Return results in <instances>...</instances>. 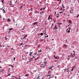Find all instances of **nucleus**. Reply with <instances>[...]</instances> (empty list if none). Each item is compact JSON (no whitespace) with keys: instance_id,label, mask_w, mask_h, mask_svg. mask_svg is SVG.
Here are the masks:
<instances>
[{"instance_id":"nucleus-2","label":"nucleus","mask_w":79,"mask_h":79,"mask_svg":"<svg viewBox=\"0 0 79 79\" xmlns=\"http://www.w3.org/2000/svg\"><path fill=\"white\" fill-rule=\"evenodd\" d=\"M37 78L39 79H45V77H43L42 76H39V77H38Z\"/></svg>"},{"instance_id":"nucleus-34","label":"nucleus","mask_w":79,"mask_h":79,"mask_svg":"<svg viewBox=\"0 0 79 79\" xmlns=\"http://www.w3.org/2000/svg\"><path fill=\"white\" fill-rule=\"evenodd\" d=\"M4 2V0H2V3H3Z\"/></svg>"},{"instance_id":"nucleus-43","label":"nucleus","mask_w":79,"mask_h":79,"mask_svg":"<svg viewBox=\"0 0 79 79\" xmlns=\"http://www.w3.org/2000/svg\"><path fill=\"white\" fill-rule=\"evenodd\" d=\"M70 13H72V12H71V10H70Z\"/></svg>"},{"instance_id":"nucleus-45","label":"nucleus","mask_w":79,"mask_h":79,"mask_svg":"<svg viewBox=\"0 0 79 79\" xmlns=\"http://www.w3.org/2000/svg\"><path fill=\"white\" fill-rule=\"evenodd\" d=\"M23 38L24 39H26V37H23Z\"/></svg>"},{"instance_id":"nucleus-11","label":"nucleus","mask_w":79,"mask_h":79,"mask_svg":"<svg viewBox=\"0 0 79 79\" xmlns=\"http://www.w3.org/2000/svg\"><path fill=\"white\" fill-rule=\"evenodd\" d=\"M33 58H31L30 60H29V61L30 62H31Z\"/></svg>"},{"instance_id":"nucleus-7","label":"nucleus","mask_w":79,"mask_h":79,"mask_svg":"<svg viewBox=\"0 0 79 79\" xmlns=\"http://www.w3.org/2000/svg\"><path fill=\"white\" fill-rule=\"evenodd\" d=\"M44 64H45V66H46V64H47V62L46 61H44V62H43Z\"/></svg>"},{"instance_id":"nucleus-44","label":"nucleus","mask_w":79,"mask_h":79,"mask_svg":"<svg viewBox=\"0 0 79 79\" xmlns=\"http://www.w3.org/2000/svg\"><path fill=\"white\" fill-rule=\"evenodd\" d=\"M10 4H12V1H10Z\"/></svg>"},{"instance_id":"nucleus-23","label":"nucleus","mask_w":79,"mask_h":79,"mask_svg":"<svg viewBox=\"0 0 79 79\" xmlns=\"http://www.w3.org/2000/svg\"><path fill=\"white\" fill-rule=\"evenodd\" d=\"M69 23L70 24H71V20H69Z\"/></svg>"},{"instance_id":"nucleus-37","label":"nucleus","mask_w":79,"mask_h":79,"mask_svg":"<svg viewBox=\"0 0 79 79\" xmlns=\"http://www.w3.org/2000/svg\"><path fill=\"white\" fill-rule=\"evenodd\" d=\"M34 55H36V54H37V52H35V53H34Z\"/></svg>"},{"instance_id":"nucleus-61","label":"nucleus","mask_w":79,"mask_h":79,"mask_svg":"<svg viewBox=\"0 0 79 79\" xmlns=\"http://www.w3.org/2000/svg\"><path fill=\"white\" fill-rule=\"evenodd\" d=\"M78 15H77V16H75V17H77V18H78Z\"/></svg>"},{"instance_id":"nucleus-63","label":"nucleus","mask_w":79,"mask_h":79,"mask_svg":"<svg viewBox=\"0 0 79 79\" xmlns=\"http://www.w3.org/2000/svg\"><path fill=\"white\" fill-rule=\"evenodd\" d=\"M55 14H56V12H55L54 15H55Z\"/></svg>"},{"instance_id":"nucleus-18","label":"nucleus","mask_w":79,"mask_h":79,"mask_svg":"<svg viewBox=\"0 0 79 79\" xmlns=\"http://www.w3.org/2000/svg\"><path fill=\"white\" fill-rule=\"evenodd\" d=\"M29 75L27 74H26V75L25 76V77H27Z\"/></svg>"},{"instance_id":"nucleus-49","label":"nucleus","mask_w":79,"mask_h":79,"mask_svg":"<svg viewBox=\"0 0 79 79\" xmlns=\"http://www.w3.org/2000/svg\"><path fill=\"white\" fill-rule=\"evenodd\" d=\"M17 79H21V78L20 77H19V78H17Z\"/></svg>"},{"instance_id":"nucleus-54","label":"nucleus","mask_w":79,"mask_h":79,"mask_svg":"<svg viewBox=\"0 0 79 79\" xmlns=\"http://www.w3.org/2000/svg\"><path fill=\"white\" fill-rule=\"evenodd\" d=\"M63 13V11H62V12H60V13Z\"/></svg>"},{"instance_id":"nucleus-16","label":"nucleus","mask_w":79,"mask_h":79,"mask_svg":"<svg viewBox=\"0 0 79 79\" xmlns=\"http://www.w3.org/2000/svg\"><path fill=\"white\" fill-rule=\"evenodd\" d=\"M73 52H74V53H73L74 55H73V57H74V55L75 54L74 53H75V52L74 51H73Z\"/></svg>"},{"instance_id":"nucleus-27","label":"nucleus","mask_w":79,"mask_h":79,"mask_svg":"<svg viewBox=\"0 0 79 79\" xmlns=\"http://www.w3.org/2000/svg\"><path fill=\"white\" fill-rule=\"evenodd\" d=\"M23 43H21V44H20V45H19L20 46H21V45H23Z\"/></svg>"},{"instance_id":"nucleus-12","label":"nucleus","mask_w":79,"mask_h":79,"mask_svg":"<svg viewBox=\"0 0 79 79\" xmlns=\"http://www.w3.org/2000/svg\"><path fill=\"white\" fill-rule=\"evenodd\" d=\"M39 57H38L37 58L35 59V60H39Z\"/></svg>"},{"instance_id":"nucleus-4","label":"nucleus","mask_w":79,"mask_h":79,"mask_svg":"<svg viewBox=\"0 0 79 79\" xmlns=\"http://www.w3.org/2000/svg\"><path fill=\"white\" fill-rule=\"evenodd\" d=\"M45 65H44V64H41V65H40V67L41 68H44L45 67Z\"/></svg>"},{"instance_id":"nucleus-21","label":"nucleus","mask_w":79,"mask_h":79,"mask_svg":"<svg viewBox=\"0 0 79 79\" xmlns=\"http://www.w3.org/2000/svg\"><path fill=\"white\" fill-rule=\"evenodd\" d=\"M45 37H48V35H47L46 36V35H45Z\"/></svg>"},{"instance_id":"nucleus-6","label":"nucleus","mask_w":79,"mask_h":79,"mask_svg":"<svg viewBox=\"0 0 79 79\" xmlns=\"http://www.w3.org/2000/svg\"><path fill=\"white\" fill-rule=\"evenodd\" d=\"M50 19H51V21H52V19H53V18L52 17H48V21H50Z\"/></svg>"},{"instance_id":"nucleus-22","label":"nucleus","mask_w":79,"mask_h":79,"mask_svg":"<svg viewBox=\"0 0 79 79\" xmlns=\"http://www.w3.org/2000/svg\"><path fill=\"white\" fill-rule=\"evenodd\" d=\"M9 66H11L12 67V68H13V65H11V64H9Z\"/></svg>"},{"instance_id":"nucleus-15","label":"nucleus","mask_w":79,"mask_h":79,"mask_svg":"<svg viewBox=\"0 0 79 79\" xmlns=\"http://www.w3.org/2000/svg\"><path fill=\"white\" fill-rule=\"evenodd\" d=\"M58 15H59V14H56V16L57 18H58Z\"/></svg>"},{"instance_id":"nucleus-53","label":"nucleus","mask_w":79,"mask_h":79,"mask_svg":"<svg viewBox=\"0 0 79 79\" xmlns=\"http://www.w3.org/2000/svg\"><path fill=\"white\" fill-rule=\"evenodd\" d=\"M15 57L14 58V60H15Z\"/></svg>"},{"instance_id":"nucleus-42","label":"nucleus","mask_w":79,"mask_h":79,"mask_svg":"<svg viewBox=\"0 0 79 79\" xmlns=\"http://www.w3.org/2000/svg\"><path fill=\"white\" fill-rule=\"evenodd\" d=\"M52 17V16H51V15H49L48 17H49V18H50V17Z\"/></svg>"},{"instance_id":"nucleus-57","label":"nucleus","mask_w":79,"mask_h":79,"mask_svg":"<svg viewBox=\"0 0 79 79\" xmlns=\"http://www.w3.org/2000/svg\"><path fill=\"white\" fill-rule=\"evenodd\" d=\"M32 10V8H31V9H30V10Z\"/></svg>"},{"instance_id":"nucleus-46","label":"nucleus","mask_w":79,"mask_h":79,"mask_svg":"<svg viewBox=\"0 0 79 79\" xmlns=\"http://www.w3.org/2000/svg\"><path fill=\"white\" fill-rule=\"evenodd\" d=\"M45 34H46V31H45V32L44 33V35H45Z\"/></svg>"},{"instance_id":"nucleus-14","label":"nucleus","mask_w":79,"mask_h":79,"mask_svg":"<svg viewBox=\"0 0 79 79\" xmlns=\"http://www.w3.org/2000/svg\"><path fill=\"white\" fill-rule=\"evenodd\" d=\"M3 12L4 13H5V10H4V9H3Z\"/></svg>"},{"instance_id":"nucleus-29","label":"nucleus","mask_w":79,"mask_h":79,"mask_svg":"<svg viewBox=\"0 0 79 79\" xmlns=\"http://www.w3.org/2000/svg\"><path fill=\"white\" fill-rule=\"evenodd\" d=\"M42 10H43V8H41L40 9V10L41 11Z\"/></svg>"},{"instance_id":"nucleus-62","label":"nucleus","mask_w":79,"mask_h":79,"mask_svg":"<svg viewBox=\"0 0 79 79\" xmlns=\"http://www.w3.org/2000/svg\"><path fill=\"white\" fill-rule=\"evenodd\" d=\"M77 16H79V14H77Z\"/></svg>"},{"instance_id":"nucleus-41","label":"nucleus","mask_w":79,"mask_h":79,"mask_svg":"<svg viewBox=\"0 0 79 79\" xmlns=\"http://www.w3.org/2000/svg\"><path fill=\"white\" fill-rule=\"evenodd\" d=\"M30 53H31V54H32L33 52H30Z\"/></svg>"},{"instance_id":"nucleus-30","label":"nucleus","mask_w":79,"mask_h":79,"mask_svg":"<svg viewBox=\"0 0 79 79\" xmlns=\"http://www.w3.org/2000/svg\"><path fill=\"white\" fill-rule=\"evenodd\" d=\"M71 55L72 56H73V57H73V56H73V53H71Z\"/></svg>"},{"instance_id":"nucleus-48","label":"nucleus","mask_w":79,"mask_h":79,"mask_svg":"<svg viewBox=\"0 0 79 79\" xmlns=\"http://www.w3.org/2000/svg\"><path fill=\"white\" fill-rule=\"evenodd\" d=\"M49 76H50V75H48L47 76H48V77Z\"/></svg>"},{"instance_id":"nucleus-9","label":"nucleus","mask_w":79,"mask_h":79,"mask_svg":"<svg viewBox=\"0 0 79 79\" xmlns=\"http://www.w3.org/2000/svg\"><path fill=\"white\" fill-rule=\"evenodd\" d=\"M63 46L64 47H65V48H67V45H66V44H64L63 45Z\"/></svg>"},{"instance_id":"nucleus-10","label":"nucleus","mask_w":79,"mask_h":79,"mask_svg":"<svg viewBox=\"0 0 79 79\" xmlns=\"http://www.w3.org/2000/svg\"><path fill=\"white\" fill-rule=\"evenodd\" d=\"M53 67V66H52L51 67H50V68H48L49 69H52V71H53V70L52 69V68Z\"/></svg>"},{"instance_id":"nucleus-50","label":"nucleus","mask_w":79,"mask_h":79,"mask_svg":"<svg viewBox=\"0 0 79 79\" xmlns=\"http://www.w3.org/2000/svg\"><path fill=\"white\" fill-rule=\"evenodd\" d=\"M13 21L14 22H15V20L14 19H13Z\"/></svg>"},{"instance_id":"nucleus-26","label":"nucleus","mask_w":79,"mask_h":79,"mask_svg":"<svg viewBox=\"0 0 79 79\" xmlns=\"http://www.w3.org/2000/svg\"><path fill=\"white\" fill-rule=\"evenodd\" d=\"M5 40H7V39H8V38H7V37H5Z\"/></svg>"},{"instance_id":"nucleus-17","label":"nucleus","mask_w":79,"mask_h":79,"mask_svg":"<svg viewBox=\"0 0 79 79\" xmlns=\"http://www.w3.org/2000/svg\"><path fill=\"white\" fill-rule=\"evenodd\" d=\"M40 35H44V34L42 33H41L40 34Z\"/></svg>"},{"instance_id":"nucleus-19","label":"nucleus","mask_w":79,"mask_h":79,"mask_svg":"<svg viewBox=\"0 0 79 79\" xmlns=\"http://www.w3.org/2000/svg\"><path fill=\"white\" fill-rule=\"evenodd\" d=\"M13 29V28H10L9 30V31H11V30H12V29Z\"/></svg>"},{"instance_id":"nucleus-38","label":"nucleus","mask_w":79,"mask_h":79,"mask_svg":"<svg viewBox=\"0 0 79 79\" xmlns=\"http://www.w3.org/2000/svg\"><path fill=\"white\" fill-rule=\"evenodd\" d=\"M61 24H62V23H59V25H61Z\"/></svg>"},{"instance_id":"nucleus-55","label":"nucleus","mask_w":79,"mask_h":79,"mask_svg":"<svg viewBox=\"0 0 79 79\" xmlns=\"http://www.w3.org/2000/svg\"><path fill=\"white\" fill-rule=\"evenodd\" d=\"M59 1L60 2H61V0H60Z\"/></svg>"},{"instance_id":"nucleus-51","label":"nucleus","mask_w":79,"mask_h":79,"mask_svg":"<svg viewBox=\"0 0 79 79\" xmlns=\"http://www.w3.org/2000/svg\"><path fill=\"white\" fill-rule=\"evenodd\" d=\"M29 55H30V56H31V53H30L29 54Z\"/></svg>"},{"instance_id":"nucleus-36","label":"nucleus","mask_w":79,"mask_h":79,"mask_svg":"<svg viewBox=\"0 0 79 79\" xmlns=\"http://www.w3.org/2000/svg\"><path fill=\"white\" fill-rule=\"evenodd\" d=\"M43 40V39H41L40 40H41V41H40V42H41V41H43V40Z\"/></svg>"},{"instance_id":"nucleus-47","label":"nucleus","mask_w":79,"mask_h":79,"mask_svg":"<svg viewBox=\"0 0 79 79\" xmlns=\"http://www.w3.org/2000/svg\"><path fill=\"white\" fill-rule=\"evenodd\" d=\"M39 47H40V45H38V48H39Z\"/></svg>"},{"instance_id":"nucleus-64","label":"nucleus","mask_w":79,"mask_h":79,"mask_svg":"<svg viewBox=\"0 0 79 79\" xmlns=\"http://www.w3.org/2000/svg\"><path fill=\"white\" fill-rule=\"evenodd\" d=\"M10 31H8V32H9V33H10Z\"/></svg>"},{"instance_id":"nucleus-25","label":"nucleus","mask_w":79,"mask_h":79,"mask_svg":"<svg viewBox=\"0 0 79 79\" xmlns=\"http://www.w3.org/2000/svg\"><path fill=\"white\" fill-rule=\"evenodd\" d=\"M3 69H2V70H1L0 71V72H3Z\"/></svg>"},{"instance_id":"nucleus-1","label":"nucleus","mask_w":79,"mask_h":79,"mask_svg":"<svg viewBox=\"0 0 79 79\" xmlns=\"http://www.w3.org/2000/svg\"><path fill=\"white\" fill-rule=\"evenodd\" d=\"M58 29V27L56 26V25H55V26L54 27V28H53V30H55V31H56V32H57V30Z\"/></svg>"},{"instance_id":"nucleus-13","label":"nucleus","mask_w":79,"mask_h":79,"mask_svg":"<svg viewBox=\"0 0 79 79\" xmlns=\"http://www.w3.org/2000/svg\"><path fill=\"white\" fill-rule=\"evenodd\" d=\"M38 13V11L37 10H35V13Z\"/></svg>"},{"instance_id":"nucleus-3","label":"nucleus","mask_w":79,"mask_h":79,"mask_svg":"<svg viewBox=\"0 0 79 79\" xmlns=\"http://www.w3.org/2000/svg\"><path fill=\"white\" fill-rule=\"evenodd\" d=\"M70 30H71V27L67 29L66 32L68 33H70Z\"/></svg>"},{"instance_id":"nucleus-8","label":"nucleus","mask_w":79,"mask_h":79,"mask_svg":"<svg viewBox=\"0 0 79 79\" xmlns=\"http://www.w3.org/2000/svg\"><path fill=\"white\" fill-rule=\"evenodd\" d=\"M38 23V22H35L33 23V25H35V24H36L37 25V23Z\"/></svg>"},{"instance_id":"nucleus-56","label":"nucleus","mask_w":79,"mask_h":79,"mask_svg":"<svg viewBox=\"0 0 79 79\" xmlns=\"http://www.w3.org/2000/svg\"><path fill=\"white\" fill-rule=\"evenodd\" d=\"M12 5V4H9V5Z\"/></svg>"},{"instance_id":"nucleus-58","label":"nucleus","mask_w":79,"mask_h":79,"mask_svg":"<svg viewBox=\"0 0 79 79\" xmlns=\"http://www.w3.org/2000/svg\"><path fill=\"white\" fill-rule=\"evenodd\" d=\"M56 76L55 77V79H56Z\"/></svg>"},{"instance_id":"nucleus-20","label":"nucleus","mask_w":79,"mask_h":79,"mask_svg":"<svg viewBox=\"0 0 79 79\" xmlns=\"http://www.w3.org/2000/svg\"><path fill=\"white\" fill-rule=\"evenodd\" d=\"M72 69L71 70L72 71H73V70H74V68H73V67H72Z\"/></svg>"},{"instance_id":"nucleus-40","label":"nucleus","mask_w":79,"mask_h":79,"mask_svg":"<svg viewBox=\"0 0 79 79\" xmlns=\"http://www.w3.org/2000/svg\"><path fill=\"white\" fill-rule=\"evenodd\" d=\"M45 7H44V8H43V10H45Z\"/></svg>"},{"instance_id":"nucleus-33","label":"nucleus","mask_w":79,"mask_h":79,"mask_svg":"<svg viewBox=\"0 0 79 79\" xmlns=\"http://www.w3.org/2000/svg\"><path fill=\"white\" fill-rule=\"evenodd\" d=\"M38 52H42V50H38Z\"/></svg>"},{"instance_id":"nucleus-59","label":"nucleus","mask_w":79,"mask_h":79,"mask_svg":"<svg viewBox=\"0 0 79 79\" xmlns=\"http://www.w3.org/2000/svg\"><path fill=\"white\" fill-rule=\"evenodd\" d=\"M56 21V20H54V23H55Z\"/></svg>"},{"instance_id":"nucleus-60","label":"nucleus","mask_w":79,"mask_h":79,"mask_svg":"<svg viewBox=\"0 0 79 79\" xmlns=\"http://www.w3.org/2000/svg\"><path fill=\"white\" fill-rule=\"evenodd\" d=\"M16 2H17V0H16V1L15 2V3H16Z\"/></svg>"},{"instance_id":"nucleus-32","label":"nucleus","mask_w":79,"mask_h":79,"mask_svg":"<svg viewBox=\"0 0 79 79\" xmlns=\"http://www.w3.org/2000/svg\"><path fill=\"white\" fill-rule=\"evenodd\" d=\"M27 35H25V37H27Z\"/></svg>"},{"instance_id":"nucleus-24","label":"nucleus","mask_w":79,"mask_h":79,"mask_svg":"<svg viewBox=\"0 0 79 79\" xmlns=\"http://www.w3.org/2000/svg\"><path fill=\"white\" fill-rule=\"evenodd\" d=\"M8 21L9 22H10V19H8Z\"/></svg>"},{"instance_id":"nucleus-31","label":"nucleus","mask_w":79,"mask_h":79,"mask_svg":"<svg viewBox=\"0 0 79 79\" xmlns=\"http://www.w3.org/2000/svg\"><path fill=\"white\" fill-rule=\"evenodd\" d=\"M50 73V70H49V71H48V74H49V73Z\"/></svg>"},{"instance_id":"nucleus-35","label":"nucleus","mask_w":79,"mask_h":79,"mask_svg":"<svg viewBox=\"0 0 79 79\" xmlns=\"http://www.w3.org/2000/svg\"><path fill=\"white\" fill-rule=\"evenodd\" d=\"M60 65H58L57 66V67L58 68H60Z\"/></svg>"},{"instance_id":"nucleus-5","label":"nucleus","mask_w":79,"mask_h":79,"mask_svg":"<svg viewBox=\"0 0 79 79\" xmlns=\"http://www.w3.org/2000/svg\"><path fill=\"white\" fill-rule=\"evenodd\" d=\"M64 71H65L66 73H69V70H68V69H64Z\"/></svg>"},{"instance_id":"nucleus-52","label":"nucleus","mask_w":79,"mask_h":79,"mask_svg":"<svg viewBox=\"0 0 79 79\" xmlns=\"http://www.w3.org/2000/svg\"><path fill=\"white\" fill-rule=\"evenodd\" d=\"M53 26V23H52L51 26Z\"/></svg>"},{"instance_id":"nucleus-28","label":"nucleus","mask_w":79,"mask_h":79,"mask_svg":"<svg viewBox=\"0 0 79 79\" xmlns=\"http://www.w3.org/2000/svg\"><path fill=\"white\" fill-rule=\"evenodd\" d=\"M11 75V74H8L7 75V76H10Z\"/></svg>"},{"instance_id":"nucleus-39","label":"nucleus","mask_w":79,"mask_h":79,"mask_svg":"<svg viewBox=\"0 0 79 79\" xmlns=\"http://www.w3.org/2000/svg\"><path fill=\"white\" fill-rule=\"evenodd\" d=\"M62 8H64V6H63V4H62Z\"/></svg>"}]
</instances>
